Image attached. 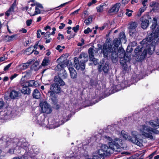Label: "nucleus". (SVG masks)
<instances>
[{"mask_svg": "<svg viewBox=\"0 0 159 159\" xmlns=\"http://www.w3.org/2000/svg\"><path fill=\"white\" fill-rule=\"evenodd\" d=\"M46 41H45V43H49L52 40V39L51 38H49L48 39H46Z\"/></svg>", "mask_w": 159, "mask_h": 159, "instance_id": "nucleus-60", "label": "nucleus"}, {"mask_svg": "<svg viewBox=\"0 0 159 159\" xmlns=\"http://www.w3.org/2000/svg\"><path fill=\"white\" fill-rule=\"evenodd\" d=\"M16 1L15 0L11 6L8 10L6 12V15L8 16L10 14H12L14 11V9L16 6Z\"/></svg>", "mask_w": 159, "mask_h": 159, "instance_id": "nucleus-12", "label": "nucleus"}, {"mask_svg": "<svg viewBox=\"0 0 159 159\" xmlns=\"http://www.w3.org/2000/svg\"><path fill=\"white\" fill-rule=\"evenodd\" d=\"M11 64H12V63H10L9 64H8V65H7V66H5V67H4V71H6L7 70L9 69V68L11 66Z\"/></svg>", "mask_w": 159, "mask_h": 159, "instance_id": "nucleus-41", "label": "nucleus"}, {"mask_svg": "<svg viewBox=\"0 0 159 159\" xmlns=\"http://www.w3.org/2000/svg\"><path fill=\"white\" fill-rule=\"evenodd\" d=\"M51 91L49 92H52L54 93H59L61 92V88L59 85L55 83L52 84L50 86Z\"/></svg>", "mask_w": 159, "mask_h": 159, "instance_id": "nucleus-10", "label": "nucleus"}, {"mask_svg": "<svg viewBox=\"0 0 159 159\" xmlns=\"http://www.w3.org/2000/svg\"><path fill=\"white\" fill-rule=\"evenodd\" d=\"M66 159H77L76 157H68Z\"/></svg>", "mask_w": 159, "mask_h": 159, "instance_id": "nucleus-64", "label": "nucleus"}, {"mask_svg": "<svg viewBox=\"0 0 159 159\" xmlns=\"http://www.w3.org/2000/svg\"><path fill=\"white\" fill-rule=\"evenodd\" d=\"M108 25L107 23H105L101 27H99V29L101 30H103L106 26Z\"/></svg>", "mask_w": 159, "mask_h": 159, "instance_id": "nucleus-48", "label": "nucleus"}, {"mask_svg": "<svg viewBox=\"0 0 159 159\" xmlns=\"http://www.w3.org/2000/svg\"><path fill=\"white\" fill-rule=\"evenodd\" d=\"M70 71V75L72 79H75L77 77V75L76 70L74 69L72 67H70L68 68Z\"/></svg>", "mask_w": 159, "mask_h": 159, "instance_id": "nucleus-17", "label": "nucleus"}, {"mask_svg": "<svg viewBox=\"0 0 159 159\" xmlns=\"http://www.w3.org/2000/svg\"><path fill=\"white\" fill-rule=\"evenodd\" d=\"M58 37H57V39L58 40H60V39L61 40H62V39H64V37L63 35L61 34L60 33H59L58 34Z\"/></svg>", "mask_w": 159, "mask_h": 159, "instance_id": "nucleus-46", "label": "nucleus"}, {"mask_svg": "<svg viewBox=\"0 0 159 159\" xmlns=\"http://www.w3.org/2000/svg\"><path fill=\"white\" fill-rule=\"evenodd\" d=\"M40 106L41 107L43 113L48 114L51 112L52 108L46 102H44L40 103Z\"/></svg>", "mask_w": 159, "mask_h": 159, "instance_id": "nucleus-9", "label": "nucleus"}, {"mask_svg": "<svg viewBox=\"0 0 159 159\" xmlns=\"http://www.w3.org/2000/svg\"><path fill=\"white\" fill-rule=\"evenodd\" d=\"M79 59H82L78 62L77 58H75L74 60V66L75 68L79 70L80 69L81 70H84L85 68V63L88 60V55L86 54L82 53L79 57Z\"/></svg>", "mask_w": 159, "mask_h": 159, "instance_id": "nucleus-5", "label": "nucleus"}, {"mask_svg": "<svg viewBox=\"0 0 159 159\" xmlns=\"http://www.w3.org/2000/svg\"><path fill=\"white\" fill-rule=\"evenodd\" d=\"M21 93L24 94H30L31 92L30 90L28 87H23L21 90Z\"/></svg>", "mask_w": 159, "mask_h": 159, "instance_id": "nucleus-23", "label": "nucleus"}, {"mask_svg": "<svg viewBox=\"0 0 159 159\" xmlns=\"http://www.w3.org/2000/svg\"><path fill=\"white\" fill-rule=\"evenodd\" d=\"M92 32V30L89 27L87 29L85 30L84 31V33L85 34H88L89 32Z\"/></svg>", "mask_w": 159, "mask_h": 159, "instance_id": "nucleus-42", "label": "nucleus"}, {"mask_svg": "<svg viewBox=\"0 0 159 159\" xmlns=\"http://www.w3.org/2000/svg\"><path fill=\"white\" fill-rule=\"evenodd\" d=\"M104 5L102 4L100 5V6L97 7L96 9L97 11L98 12H102L103 10V6Z\"/></svg>", "mask_w": 159, "mask_h": 159, "instance_id": "nucleus-30", "label": "nucleus"}, {"mask_svg": "<svg viewBox=\"0 0 159 159\" xmlns=\"http://www.w3.org/2000/svg\"><path fill=\"white\" fill-rule=\"evenodd\" d=\"M26 80H20V84L22 87H25V82H26Z\"/></svg>", "mask_w": 159, "mask_h": 159, "instance_id": "nucleus-36", "label": "nucleus"}, {"mask_svg": "<svg viewBox=\"0 0 159 159\" xmlns=\"http://www.w3.org/2000/svg\"><path fill=\"white\" fill-rule=\"evenodd\" d=\"M156 151H155L153 152V153L150 154L149 156V157H150V158L152 157L153 156L156 154Z\"/></svg>", "mask_w": 159, "mask_h": 159, "instance_id": "nucleus-57", "label": "nucleus"}, {"mask_svg": "<svg viewBox=\"0 0 159 159\" xmlns=\"http://www.w3.org/2000/svg\"><path fill=\"white\" fill-rule=\"evenodd\" d=\"M79 26L78 25H76V26L75 27H74L72 28V30L75 32H77V31L79 30Z\"/></svg>", "mask_w": 159, "mask_h": 159, "instance_id": "nucleus-39", "label": "nucleus"}, {"mask_svg": "<svg viewBox=\"0 0 159 159\" xmlns=\"http://www.w3.org/2000/svg\"><path fill=\"white\" fill-rule=\"evenodd\" d=\"M128 82L126 80L124 81L120 85H118L116 86V88H119V87L120 86L121 87V89H119L118 91H119L121 89H123L125 87H127V86H128L127 85Z\"/></svg>", "mask_w": 159, "mask_h": 159, "instance_id": "nucleus-22", "label": "nucleus"}, {"mask_svg": "<svg viewBox=\"0 0 159 159\" xmlns=\"http://www.w3.org/2000/svg\"><path fill=\"white\" fill-rule=\"evenodd\" d=\"M138 2V0H132L131 3L132 4H134L135 3H137Z\"/></svg>", "mask_w": 159, "mask_h": 159, "instance_id": "nucleus-63", "label": "nucleus"}, {"mask_svg": "<svg viewBox=\"0 0 159 159\" xmlns=\"http://www.w3.org/2000/svg\"><path fill=\"white\" fill-rule=\"evenodd\" d=\"M17 36V34H14L11 36L9 35V42L15 40Z\"/></svg>", "mask_w": 159, "mask_h": 159, "instance_id": "nucleus-33", "label": "nucleus"}, {"mask_svg": "<svg viewBox=\"0 0 159 159\" xmlns=\"http://www.w3.org/2000/svg\"><path fill=\"white\" fill-rule=\"evenodd\" d=\"M6 144L7 147H8L9 146H11L13 145V143L11 142L10 141V139L9 138H7L6 139V141L5 142Z\"/></svg>", "mask_w": 159, "mask_h": 159, "instance_id": "nucleus-29", "label": "nucleus"}, {"mask_svg": "<svg viewBox=\"0 0 159 159\" xmlns=\"http://www.w3.org/2000/svg\"><path fill=\"white\" fill-rule=\"evenodd\" d=\"M89 59H93L94 56V52L97 53L98 52V50L96 48L93 46L92 48H90L89 49Z\"/></svg>", "mask_w": 159, "mask_h": 159, "instance_id": "nucleus-14", "label": "nucleus"}, {"mask_svg": "<svg viewBox=\"0 0 159 159\" xmlns=\"http://www.w3.org/2000/svg\"><path fill=\"white\" fill-rule=\"evenodd\" d=\"M4 40L7 42H9V35H6L4 38Z\"/></svg>", "mask_w": 159, "mask_h": 159, "instance_id": "nucleus-50", "label": "nucleus"}, {"mask_svg": "<svg viewBox=\"0 0 159 159\" xmlns=\"http://www.w3.org/2000/svg\"><path fill=\"white\" fill-rule=\"evenodd\" d=\"M109 69V66L106 63L103 67L102 70L105 73H106L108 72Z\"/></svg>", "mask_w": 159, "mask_h": 159, "instance_id": "nucleus-27", "label": "nucleus"}, {"mask_svg": "<svg viewBox=\"0 0 159 159\" xmlns=\"http://www.w3.org/2000/svg\"><path fill=\"white\" fill-rule=\"evenodd\" d=\"M35 5H36L37 6V7H39L41 8H43V7L42 6V5L39 3H36L35 4Z\"/></svg>", "mask_w": 159, "mask_h": 159, "instance_id": "nucleus-51", "label": "nucleus"}, {"mask_svg": "<svg viewBox=\"0 0 159 159\" xmlns=\"http://www.w3.org/2000/svg\"><path fill=\"white\" fill-rule=\"evenodd\" d=\"M26 72V78L27 79L29 78L30 77L31 75V72L30 71H25Z\"/></svg>", "mask_w": 159, "mask_h": 159, "instance_id": "nucleus-40", "label": "nucleus"}, {"mask_svg": "<svg viewBox=\"0 0 159 159\" xmlns=\"http://www.w3.org/2000/svg\"><path fill=\"white\" fill-rule=\"evenodd\" d=\"M49 62L48 59H44L42 63V65L43 66H47L49 64Z\"/></svg>", "mask_w": 159, "mask_h": 159, "instance_id": "nucleus-32", "label": "nucleus"}, {"mask_svg": "<svg viewBox=\"0 0 159 159\" xmlns=\"http://www.w3.org/2000/svg\"><path fill=\"white\" fill-rule=\"evenodd\" d=\"M48 95L50 97L51 102L53 105V107L57 109L59 108V105L57 104V96L52 92H48Z\"/></svg>", "mask_w": 159, "mask_h": 159, "instance_id": "nucleus-8", "label": "nucleus"}, {"mask_svg": "<svg viewBox=\"0 0 159 159\" xmlns=\"http://www.w3.org/2000/svg\"><path fill=\"white\" fill-rule=\"evenodd\" d=\"M158 37H159V28H157V29L155 31L152 33L146 39H143L142 42V43L144 44L148 42L152 41V45L155 46L158 40L157 38Z\"/></svg>", "mask_w": 159, "mask_h": 159, "instance_id": "nucleus-7", "label": "nucleus"}, {"mask_svg": "<svg viewBox=\"0 0 159 159\" xmlns=\"http://www.w3.org/2000/svg\"><path fill=\"white\" fill-rule=\"evenodd\" d=\"M137 43L135 41H133L131 43V45L132 46L134 47L136 45Z\"/></svg>", "mask_w": 159, "mask_h": 159, "instance_id": "nucleus-54", "label": "nucleus"}, {"mask_svg": "<svg viewBox=\"0 0 159 159\" xmlns=\"http://www.w3.org/2000/svg\"><path fill=\"white\" fill-rule=\"evenodd\" d=\"M26 73L25 72L22 73V78H21V80H25L24 78H26Z\"/></svg>", "mask_w": 159, "mask_h": 159, "instance_id": "nucleus-52", "label": "nucleus"}, {"mask_svg": "<svg viewBox=\"0 0 159 159\" xmlns=\"http://www.w3.org/2000/svg\"><path fill=\"white\" fill-rule=\"evenodd\" d=\"M146 7H142L139 9V11L140 13V15H141L142 13L143 12L146 10Z\"/></svg>", "mask_w": 159, "mask_h": 159, "instance_id": "nucleus-38", "label": "nucleus"}, {"mask_svg": "<svg viewBox=\"0 0 159 159\" xmlns=\"http://www.w3.org/2000/svg\"><path fill=\"white\" fill-rule=\"evenodd\" d=\"M63 64H59L58 65H57V69H56V70L57 69L58 70H62V71L63 72H62V77L63 78L65 79L67 76V74L66 73L65 70L63 69L62 70V69L63 68Z\"/></svg>", "mask_w": 159, "mask_h": 159, "instance_id": "nucleus-16", "label": "nucleus"}, {"mask_svg": "<svg viewBox=\"0 0 159 159\" xmlns=\"http://www.w3.org/2000/svg\"><path fill=\"white\" fill-rule=\"evenodd\" d=\"M139 134V133L137 132L134 131L131 132L132 137L128 134H124L123 135V137L125 139L131 142L138 146L141 147L143 146L141 140L137 138Z\"/></svg>", "mask_w": 159, "mask_h": 159, "instance_id": "nucleus-6", "label": "nucleus"}, {"mask_svg": "<svg viewBox=\"0 0 159 159\" xmlns=\"http://www.w3.org/2000/svg\"><path fill=\"white\" fill-rule=\"evenodd\" d=\"M54 81L55 82V84L59 85L61 86H64L65 84L64 81L58 75L55 77Z\"/></svg>", "mask_w": 159, "mask_h": 159, "instance_id": "nucleus-13", "label": "nucleus"}, {"mask_svg": "<svg viewBox=\"0 0 159 159\" xmlns=\"http://www.w3.org/2000/svg\"><path fill=\"white\" fill-rule=\"evenodd\" d=\"M28 144L26 142H23L21 145V146L22 148H23L26 151L29 150L28 148Z\"/></svg>", "mask_w": 159, "mask_h": 159, "instance_id": "nucleus-26", "label": "nucleus"}, {"mask_svg": "<svg viewBox=\"0 0 159 159\" xmlns=\"http://www.w3.org/2000/svg\"><path fill=\"white\" fill-rule=\"evenodd\" d=\"M149 125L153 127L159 126V119H157L156 121L151 120L149 122Z\"/></svg>", "mask_w": 159, "mask_h": 159, "instance_id": "nucleus-19", "label": "nucleus"}, {"mask_svg": "<svg viewBox=\"0 0 159 159\" xmlns=\"http://www.w3.org/2000/svg\"><path fill=\"white\" fill-rule=\"evenodd\" d=\"M61 25L59 26V28L60 30H61L65 26V25L63 23H61Z\"/></svg>", "mask_w": 159, "mask_h": 159, "instance_id": "nucleus-53", "label": "nucleus"}, {"mask_svg": "<svg viewBox=\"0 0 159 159\" xmlns=\"http://www.w3.org/2000/svg\"><path fill=\"white\" fill-rule=\"evenodd\" d=\"M18 75V74L16 73H15L13 75H12L11 76L10 78L11 80H13L14 79L16 78L17 76Z\"/></svg>", "mask_w": 159, "mask_h": 159, "instance_id": "nucleus-44", "label": "nucleus"}, {"mask_svg": "<svg viewBox=\"0 0 159 159\" xmlns=\"http://www.w3.org/2000/svg\"><path fill=\"white\" fill-rule=\"evenodd\" d=\"M139 131L142 135L152 140L154 139L153 136L152 135V133L155 134L159 133L158 130L145 125H141Z\"/></svg>", "mask_w": 159, "mask_h": 159, "instance_id": "nucleus-4", "label": "nucleus"}, {"mask_svg": "<svg viewBox=\"0 0 159 159\" xmlns=\"http://www.w3.org/2000/svg\"><path fill=\"white\" fill-rule=\"evenodd\" d=\"M125 36L123 32L120 33V37L115 39L113 41L114 45L111 44L104 45L102 51L105 58L108 59L111 58L113 63H116L118 57L120 58V64L123 65L130 60V57L125 55V52L123 48L118 47L121 43V40L125 39Z\"/></svg>", "mask_w": 159, "mask_h": 159, "instance_id": "nucleus-1", "label": "nucleus"}, {"mask_svg": "<svg viewBox=\"0 0 159 159\" xmlns=\"http://www.w3.org/2000/svg\"><path fill=\"white\" fill-rule=\"evenodd\" d=\"M48 29H49L50 30H51V28L49 25H47L46 27L44 28V30H47Z\"/></svg>", "mask_w": 159, "mask_h": 159, "instance_id": "nucleus-58", "label": "nucleus"}, {"mask_svg": "<svg viewBox=\"0 0 159 159\" xmlns=\"http://www.w3.org/2000/svg\"><path fill=\"white\" fill-rule=\"evenodd\" d=\"M4 105V102L3 101H0V109H1Z\"/></svg>", "mask_w": 159, "mask_h": 159, "instance_id": "nucleus-59", "label": "nucleus"}, {"mask_svg": "<svg viewBox=\"0 0 159 159\" xmlns=\"http://www.w3.org/2000/svg\"><path fill=\"white\" fill-rule=\"evenodd\" d=\"M156 4V3L155 2H153L151 3L150 4V6L152 7L154 6Z\"/></svg>", "mask_w": 159, "mask_h": 159, "instance_id": "nucleus-56", "label": "nucleus"}, {"mask_svg": "<svg viewBox=\"0 0 159 159\" xmlns=\"http://www.w3.org/2000/svg\"><path fill=\"white\" fill-rule=\"evenodd\" d=\"M61 48V46L58 45L56 48V49L58 50L60 52H61L63 50V49H62Z\"/></svg>", "mask_w": 159, "mask_h": 159, "instance_id": "nucleus-47", "label": "nucleus"}, {"mask_svg": "<svg viewBox=\"0 0 159 159\" xmlns=\"http://www.w3.org/2000/svg\"><path fill=\"white\" fill-rule=\"evenodd\" d=\"M80 9H79L77 10H76L75 11H74L72 13V14H77L78 13V11H79Z\"/></svg>", "mask_w": 159, "mask_h": 159, "instance_id": "nucleus-61", "label": "nucleus"}, {"mask_svg": "<svg viewBox=\"0 0 159 159\" xmlns=\"http://www.w3.org/2000/svg\"><path fill=\"white\" fill-rule=\"evenodd\" d=\"M41 32V30H39L37 31V38H39L40 37V33Z\"/></svg>", "mask_w": 159, "mask_h": 159, "instance_id": "nucleus-49", "label": "nucleus"}, {"mask_svg": "<svg viewBox=\"0 0 159 159\" xmlns=\"http://www.w3.org/2000/svg\"><path fill=\"white\" fill-rule=\"evenodd\" d=\"M142 41L141 42V44H143V46H147L148 45H149V46L148 47V48L144 49L143 52H142V47L141 46H139L135 49L134 53L136 57H137V59L139 61H141L146 56L147 53L151 52L150 51L152 48H153V51L155 48L154 45H152V41L148 42L147 43H145L144 44L142 43Z\"/></svg>", "mask_w": 159, "mask_h": 159, "instance_id": "nucleus-3", "label": "nucleus"}, {"mask_svg": "<svg viewBox=\"0 0 159 159\" xmlns=\"http://www.w3.org/2000/svg\"><path fill=\"white\" fill-rule=\"evenodd\" d=\"M32 20L31 19L29 20L26 21V24L28 26H30L32 23Z\"/></svg>", "mask_w": 159, "mask_h": 159, "instance_id": "nucleus-45", "label": "nucleus"}, {"mask_svg": "<svg viewBox=\"0 0 159 159\" xmlns=\"http://www.w3.org/2000/svg\"><path fill=\"white\" fill-rule=\"evenodd\" d=\"M120 7L119 4L116 3L113 6L111 9L110 12H112L114 13H117L119 11Z\"/></svg>", "mask_w": 159, "mask_h": 159, "instance_id": "nucleus-18", "label": "nucleus"}, {"mask_svg": "<svg viewBox=\"0 0 159 159\" xmlns=\"http://www.w3.org/2000/svg\"><path fill=\"white\" fill-rule=\"evenodd\" d=\"M8 80H9L8 77L7 76H5L3 79V80L4 82H5V81H8Z\"/></svg>", "mask_w": 159, "mask_h": 159, "instance_id": "nucleus-62", "label": "nucleus"}, {"mask_svg": "<svg viewBox=\"0 0 159 159\" xmlns=\"http://www.w3.org/2000/svg\"><path fill=\"white\" fill-rule=\"evenodd\" d=\"M33 97L34 98L39 99L40 97V93L37 89H35L34 90L33 93Z\"/></svg>", "mask_w": 159, "mask_h": 159, "instance_id": "nucleus-21", "label": "nucleus"}, {"mask_svg": "<svg viewBox=\"0 0 159 159\" xmlns=\"http://www.w3.org/2000/svg\"><path fill=\"white\" fill-rule=\"evenodd\" d=\"M92 17H89L87 19H86L84 21V23L86 25H88L92 21Z\"/></svg>", "mask_w": 159, "mask_h": 159, "instance_id": "nucleus-31", "label": "nucleus"}, {"mask_svg": "<svg viewBox=\"0 0 159 159\" xmlns=\"http://www.w3.org/2000/svg\"><path fill=\"white\" fill-rule=\"evenodd\" d=\"M140 20L142 22L141 26L143 29H146L148 26L149 21L148 20L144 19L143 17L141 18Z\"/></svg>", "mask_w": 159, "mask_h": 159, "instance_id": "nucleus-15", "label": "nucleus"}, {"mask_svg": "<svg viewBox=\"0 0 159 159\" xmlns=\"http://www.w3.org/2000/svg\"><path fill=\"white\" fill-rule=\"evenodd\" d=\"M18 93L15 90H12L10 93L9 97L11 99H14L16 98L18 96Z\"/></svg>", "mask_w": 159, "mask_h": 159, "instance_id": "nucleus-20", "label": "nucleus"}, {"mask_svg": "<svg viewBox=\"0 0 159 159\" xmlns=\"http://www.w3.org/2000/svg\"><path fill=\"white\" fill-rule=\"evenodd\" d=\"M138 24L136 22H132L129 24V34L130 35H132L135 33L136 30L135 29L137 27Z\"/></svg>", "mask_w": 159, "mask_h": 159, "instance_id": "nucleus-11", "label": "nucleus"}, {"mask_svg": "<svg viewBox=\"0 0 159 159\" xmlns=\"http://www.w3.org/2000/svg\"><path fill=\"white\" fill-rule=\"evenodd\" d=\"M29 84V86H32L34 85L35 82L34 80H30L28 81Z\"/></svg>", "mask_w": 159, "mask_h": 159, "instance_id": "nucleus-43", "label": "nucleus"}, {"mask_svg": "<svg viewBox=\"0 0 159 159\" xmlns=\"http://www.w3.org/2000/svg\"><path fill=\"white\" fill-rule=\"evenodd\" d=\"M157 25V19L156 18H154L152 21V24L151 27L152 30L155 29Z\"/></svg>", "mask_w": 159, "mask_h": 159, "instance_id": "nucleus-24", "label": "nucleus"}, {"mask_svg": "<svg viewBox=\"0 0 159 159\" xmlns=\"http://www.w3.org/2000/svg\"><path fill=\"white\" fill-rule=\"evenodd\" d=\"M104 138L107 140L109 144V147L106 145H102L100 149L98 152L97 157H100L102 158L104 156L109 155L111 153H112L114 152H120L121 151L120 145L118 143H120V139H115V141L110 137L105 136Z\"/></svg>", "mask_w": 159, "mask_h": 159, "instance_id": "nucleus-2", "label": "nucleus"}, {"mask_svg": "<svg viewBox=\"0 0 159 159\" xmlns=\"http://www.w3.org/2000/svg\"><path fill=\"white\" fill-rule=\"evenodd\" d=\"M133 12V11H132L129 10V9H127L125 14L128 16L130 17L132 16V13Z\"/></svg>", "mask_w": 159, "mask_h": 159, "instance_id": "nucleus-34", "label": "nucleus"}, {"mask_svg": "<svg viewBox=\"0 0 159 159\" xmlns=\"http://www.w3.org/2000/svg\"><path fill=\"white\" fill-rule=\"evenodd\" d=\"M40 10L38 8V7H36L35 8V10L34 13L33 14H30V15L31 16H34L36 15L40 14Z\"/></svg>", "mask_w": 159, "mask_h": 159, "instance_id": "nucleus-28", "label": "nucleus"}, {"mask_svg": "<svg viewBox=\"0 0 159 159\" xmlns=\"http://www.w3.org/2000/svg\"><path fill=\"white\" fill-rule=\"evenodd\" d=\"M31 64V62L30 61L29 62L24 63L22 65V68H21V69L22 70H25L28 68L29 66Z\"/></svg>", "mask_w": 159, "mask_h": 159, "instance_id": "nucleus-25", "label": "nucleus"}, {"mask_svg": "<svg viewBox=\"0 0 159 159\" xmlns=\"http://www.w3.org/2000/svg\"><path fill=\"white\" fill-rule=\"evenodd\" d=\"M93 59L90 60V61H93L94 64L95 65H96L98 64V60L94 58V57H93Z\"/></svg>", "mask_w": 159, "mask_h": 159, "instance_id": "nucleus-35", "label": "nucleus"}, {"mask_svg": "<svg viewBox=\"0 0 159 159\" xmlns=\"http://www.w3.org/2000/svg\"><path fill=\"white\" fill-rule=\"evenodd\" d=\"M51 35V34H49L48 32H47L44 35V39H47L50 38V36Z\"/></svg>", "mask_w": 159, "mask_h": 159, "instance_id": "nucleus-37", "label": "nucleus"}, {"mask_svg": "<svg viewBox=\"0 0 159 159\" xmlns=\"http://www.w3.org/2000/svg\"><path fill=\"white\" fill-rule=\"evenodd\" d=\"M6 59L5 56H4L3 57H0V62L4 61Z\"/></svg>", "mask_w": 159, "mask_h": 159, "instance_id": "nucleus-55", "label": "nucleus"}]
</instances>
